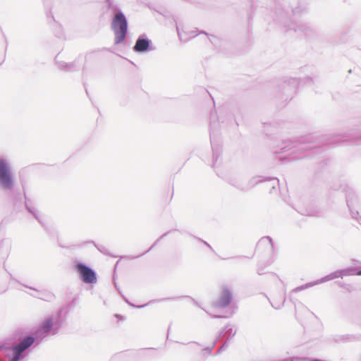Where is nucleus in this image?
I'll return each mask as SVG.
<instances>
[{
	"label": "nucleus",
	"mask_w": 361,
	"mask_h": 361,
	"mask_svg": "<svg viewBox=\"0 0 361 361\" xmlns=\"http://www.w3.org/2000/svg\"><path fill=\"white\" fill-rule=\"evenodd\" d=\"M63 308L47 315L35 329L32 335H27L18 343L11 348L12 355L8 357H1L0 361H20L25 357V352L32 345L38 346L49 337L57 335L62 326L65 319L63 317Z\"/></svg>",
	"instance_id": "nucleus-1"
},
{
	"label": "nucleus",
	"mask_w": 361,
	"mask_h": 361,
	"mask_svg": "<svg viewBox=\"0 0 361 361\" xmlns=\"http://www.w3.org/2000/svg\"><path fill=\"white\" fill-rule=\"evenodd\" d=\"M15 185V175L9 160L0 157V189L5 192H13Z\"/></svg>",
	"instance_id": "nucleus-2"
},
{
	"label": "nucleus",
	"mask_w": 361,
	"mask_h": 361,
	"mask_svg": "<svg viewBox=\"0 0 361 361\" xmlns=\"http://www.w3.org/2000/svg\"><path fill=\"white\" fill-rule=\"evenodd\" d=\"M111 26L115 36L114 43L121 44L125 39L128 32V20L121 11L115 13Z\"/></svg>",
	"instance_id": "nucleus-3"
},
{
	"label": "nucleus",
	"mask_w": 361,
	"mask_h": 361,
	"mask_svg": "<svg viewBox=\"0 0 361 361\" xmlns=\"http://www.w3.org/2000/svg\"><path fill=\"white\" fill-rule=\"evenodd\" d=\"M264 180L262 176H254L247 179L243 175H235L230 178L229 183L240 191L246 192L257 184L262 183Z\"/></svg>",
	"instance_id": "nucleus-4"
},
{
	"label": "nucleus",
	"mask_w": 361,
	"mask_h": 361,
	"mask_svg": "<svg viewBox=\"0 0 361 361\" xmlns=\"http://www.w3.org/2000/svg\"><path fill=\"white\" fill-rule=\"evenodd\" d=\"M257 250L259 252H267L269 255V265L274 262L278 252L272 238L269 236H264L259 239L257 244Z\"/></svg>",
	"instance_id": "nucleus-5"
},
{
	"label": "nucleus",
	"mask_w": 361,
	"mask_h": 361,
	"mask_svg": "<svg viewBox=\"0 0 361 361\" xmlns=\"http://www.w3.org/2000/svg\"><path fill=\"white\" fill-rule=\"evenodd\" d=\"M75 270L78 274L79 279L86 284H94L97 282V274L94 269L87 264L76 262Z\"/></svg>",
	"instance_id": "nucleus-6"
},
{
	"label": "nucleus",
	"mask_w": 361,
	"mask_h": 361,
	"mask_svg": "<svg viewBox=\"0 0 361 361\" xmlns=\"http://www.w3.org/2000/svg\"><path fill=\"white\" fill-rule=\"evenodd\" d=\"M293 142L292 140H283L280 145L275 149L274 153L281 161H290L293 159L291 157L293 154Z\"/></svg>",
	"instance_id": "nucleus-7"
},
{
	"label": "nucleus",
	"mask_w": 361,
	"mask_h": 361,
	"mask_svg": "<svg viewBox=\"0 0 361 361\" xmlns=\"http://www.w3.org/2000/svg\"><path fill=\"white\" fill-rule=\"evenodd\" d=\"M233 300V291L226 285L221 288V292L218 300L214 302V307L219 309H224L228 307Z\"/></svg>",
	"instance_id": "nucleus-8"
},
{
	"label": "nucleus",
	"mask_w": 361,
	"mask_h": 361,
	"mask_svg": "<svg viewBox=\"0 0 361 361\" xmlns=\"http://www.w3.org/2000/svg\"><path fill=\"white\" fill-rule=\"evenodd\" d=\"M133 49L137 53H144L154 50V47H152V41L147 38L146 35L143 34L138 37Z\"/></svg>",
	"instance_id": "nucleus-9"
},
{
	"label": "nucleus",
	"mask_w": 361,
	"mask_h": 361,
	"mask_svg": "<svg viewBox=\"0 0 361 361\" xmlns=\"http://www.w3.org/2000/svg\"><path fill=\"white\" fill-rule=\"evenodd\" d=\"M237 332V327L235 325L228 324H227L224 329H222L219 332V338L221 336H226L227 338L221 347L217 351V353H219L221 351L224 350L228 346V341L235 336Z\"/></svg>",
	"instance_id": "nucleus-10"
},
{
	"label": "nucleus",
	"mask_w": 361,
	"mask_h": 361,
	"mask_svg": "<svg viewBox=\"0 0 361 361\" xmlns=\"http://www.w3.org/2000/svg\"><path fill=\"white\" fill-rule=\"evenodd\" d=\"M23 193H24V195H25V207L27 209V210L28 211L29 213L32 214L33 215V216L39 221V223L44 227L46 228V222L42 218L41 215H40V213L38 211V209L37 208H35V207H34L31 203H30V201L29 200H27V198L26 197V195H25V190H23Z\"/></svg>",
	"instance_id": "nucleus-11"
},
{
	"label": "nucleus",
	"mask_w": 361,
	"mask_h": 361,
	"mask_svg": "<svg viewBox=\"0 0 361 361\" xmlns=\"http://www.w3.org/2000/svg\"><path fill=\"white\" fill-rule=\"evenodd\" d=\"M210 142L213 152V166H214L221 154V149L215 137L213 130L210 132Z\"/></svg>",
	"instance_id": "nucleus-12"
},
{
	"label": "nucleus",
	"mask_w": 361,
	"mask_h": 361,
	"mask_svg": "<svg viewBox=\"0 0 361 361\" xmlns=\"http://www.w3.org/2000/svg\"><path fill=\"white\" fill-rule=\"evenodd\" d=\"M285 300L286 299L284 297L283 290L279 295H271V298L269 299L271 306L276 310H279L283 306Z\"/></svg>",
	"instance_id": "nucleus-13"
},
{
	"label": "nucleus",
	"mask_w": 361,
	"mask_h": 361,
	"mask_svg": "<svg viewBox=\"0 0 361 361\" xmlns=\"http://www.w3.org/2000/svg\"><path fill=\"white\" fill-rule=\"evenodd\" d=\"M11 249V241L8 239H4L0 242V257L6 258Z\"/></svg>",
	"instance_id": "nucleus-14"
},
{
	"label": "nucleus",
	"mask_w": 361,
	"mask_h": 361,
	"mask_svg": "<svg viewBox=\"0 0 361 361\" xmlns=\"http://www.w3.org/2000/svg\"><path fill=\"white\" fill-rule=\"evenodd\" d=\"M58 56H56L55 61L58 64V67L59 69L65 71H74L79 68V66L78 65L76 61L72 63H66L63 61H57Z\"/></svg>",
	"instance_id": "nucleus-15"
},
{
	"label": "nucleus",
	"mask_w": 361,
	"mask_h": 361,
	"mask_svg": "<svg viewBox=\"0 0 361 361\" xmlns=\"http://www.w3.org/2000/svg\"><path fill=\"white\" fill-rule=\"evenodd\" d=\"M176 30L179 39L182 42H187L189 39L192 38L197 35L196 31H191L190 34H188L183 28L180 29V26L176 24Z\"/></svg>",
	"instance_id": "nucleus-16"
},
{
	"label": "nucleus",
	"mask_w": 361,
	"mask_h": 361,
	"mask_svg": "<svg viewBox=\"0 0 361 361\" xmlns=\"http://www.w3.org/2000/svg\"><path fill=\"white\" fill-rule=\"evenodd\" d=\"M262 182H267V187L270 188L269 193L273 194L277 191L279 185V180L276 178H262Z\"/></svg>",
	"instance_id": "nucleus-17"
},
{
	"label": "nucleus",
	"mask_w": 361,
	"mask_h": 361,
	"mask_svg": "<svg viewBox=\"0 0 361 361\" xmlns=\"http://www.w3.org/2000/svg\"><path fill=\"white\" fill-rule=\"evenodd\" d=\"M279 20L284 27H289L292 24L291 20L287 17L286 13H282Z\"/></svg>",
	"instance_id": "nucleus-18"
},
{
	"label": "nucleus",
	"mask_w": 361,
	"mask_h": 361,
	"mask_svg": "<svg viewBox=\"0 0 361 361\" xmlns=\"http://www.w3.org/2000/svg\"><path fill=\"white\" fill-rule=\"evenodd\" d=\"M8 288V283L6 279L0 278V294L4 293Z\"/></svg>",
	"instance_id": "nucleus-19"
},
{
	"label": "nucleus",
	"mask_w": 361,
	"mask_h": 361,
	"mask_svg": "<svg viewBox=\"0 0 361 361\" xmlns=\"http://www.w3.org/2000/svg\"><path fill=\"white\" fill-rule=\"evenodd\" d=\"M106 4L108 7L114 11L118 12V11H121L116 5H114L111 0H107Z\"/></svg>",
	"instance_id": "nucleus-20"
},
{
	"label": "nucleus",
	"mask_w": 361,
	"mask_h": 361,
	"mask_svg": "<svg viewBox=\"0 0 361 361\" xmlns=\"http://www.w3.org/2000/svg\"><path fill=\"white\" fill-rule=\"evenodd\" d=\"M209 41L214 45L217 46L220 42L219 39L214 35L209 37Z\"/></svg>",
	"instance_id": "nucleus-21"
},
{
	"label": "nucleus",
	"mask_w": 361,
	"mask_h": 361,
	"mask_svg": "<svg viewBox=\"0 0 361 361\" xmlns=\"http://www.w3.org/2000/svg\"><path fill=\"white\" fill-rule=\"evenodd\" d=\"M281 195H282L283 201L285 202H286L288 205L292 207V202H291L290 197L288 196V195H283V194H281Z\"/></svg>",
	"instance_id": "nucleus-22"
},
{
	"label": "nucleus",
	"mask_w": 361,
	"mask_h": 361,
	"mask_svg": "<svg viewBox=\"0 0 361 361\" xmlns=\"http://www.w3.org/2000/svg\"><path fill=\"white\" fill-rule=\"evenodd\" d=\"M97 249L102 253L105 254V255H109V251L103 245H99L97 247Z\"/></svg>",
	"instance_id": "nucleus-23"
},
{
	"label": "nucleus",
	"mask_w": 361,
	"mask_h": 361,
	"mask_svg": "<svg viewBox=\"0 0 361 361\" xmlns=\"http://www.w3.org/2000/svg\"><path fill=\"white\" fill-rule=\"evenodd\" d=\"M169 233V232H166L165 233H164L159 238H158L156 242L152 245V246L150 247V249H152L153 247L157 243L158 241H159L160 239L164 238L165 236H166Z\"/></svg>",
	"instance_id": "nucleus-24"
},
{
	"label": "nucleus",
	"mask_w": 361,
	"mask_h": 361,
	"mask_svg": "<svg viewBox=\"0 0 361 361\" xmlns=\"http://www.w3.org/2000/svg\"><path fill=\"white\" fill-rule=\"evenodd\" d=\"M197 240H198L199 242H201V243H204V244L205 245H207V246L210 250H213V249H212V246H211L208 243H207L206 241H204V240H202V239H200V238H197Z\"/></svg>",
	"instance_id": "nucleus-25"
},
{
	"label": "nucleus",
	"mask_w": 361,
	"mask_h": 361,
	"mask_svg": "<svg viewBox=\"0 0 361 361\" xmlns=\"http://www.w3.org/2000/svg\"><path fill=\"white\" fill-rule=\"evenodd\" d=\"M23 286H24L25 287L28 288H30V289H31V290H35L36 293H40V291H39V290H37V289H36V288H32V287H30V286H27V285H24V284H23Z\"/></svg>",
	"instance_id": "nucleus-26"
},
{
	"label": "nucleus",
	"mask_w": 361,
	"mask_h": 361,
	"mask_svg": "<svg viewBox=\"0 0 361 361\" xmlns=\"http://www.w3.org/2000/svg\"><path fill=\"white\" fill-rule=\"evenodd\" d=\"M210 126H211V128L212 129L213 128H215L216 127V123L214 121H211L210 123Z\"/></svg>",
	"instance_id": "nucleus-27"
},
{
	"label": "nucleus",
	"mask_w": 361,
	"mask_h": 361,
	"mask_svg": "<svg viewBox=\"0 0 361 361\" xmlns=\"http://www.w3.org/2000/svg\"><path fill=\"white\" fill-rule=\"evenodd\" d=\"M214 345H215V342L214 343V344H213L212 347H211V348H206V349H205V350L209 351V353H211V351H212V348H213V347H214Z\"/></svg>",
	"instance_id": "nucleus-28"
},
{
	"label": "nucleus",
	"mask_w": 361,
	"mask_h": 361,
	"mask_svg": "<svg viewBox=\"0 0 361 361\" xmlns=\"http://www.w3.org/2000/svg\"><path fill=\"white\" fill-rule=\"evenodd\" d=\"M10 279L11 281H16V282H18L11 274H10Z\"/></svg>",
	"instance_id": "nucleus-29"
},
{
	"label": "nucleus",
	"mask_w": 361,
	"mask_h": 361,
	"mask_svg": "<svg viewBox=\"0 0 361 361\" xmlns=\"http://www.w3.org/2000/svg\"><path fill=\"white\" fill-rule=\"evenodd\" d=\"M278 281H279V283L281 285L282 288H283V286H284L283 282L281 279H278Z\"/></svg>",
	"instance_id": "nucleus-30"
},
{
	"label": "nucleus",
	"mask_w": 361,
	"mask_h": 361,
	"mask_svg": "<svg viewBox=\"0 0 361 361\" xmlns=\"http://www.w3.org/2000/svg\"><path fill=\"white\" fill-rule=\"evenodd\" d=\"M32 296L33 297H35V298H42L39 295H35V294H31L30 293Z\"/></svg>",
	"instance_id": "nucleus-31"
},
{
	"label": "nucleus",
	"mask_w": 361,
	"mask_h": 361,
	"mask_svg": "<svg viewBox=\"0 0 361 361\" xmlns=\"http://www.w3.org/2000/svg\"><path fill=\"white\" fill-rule=\"evenodd\" d=\"M214 318H223L224 317V316H219V315H214L213 316Z\"/></svg>",
	"instance_id": "nucleus-32"
},
{
	"label": "nucleus",
	"mask_w": 361,
	"mask_h": 361,
	"mask_svg": "<svg viewBox=\"0 0 361 361\" xmlns=\"http://www.w3.org/2000/svg\"><path fill=\"white\" fill-rule=\"evenodd\" d=\"M257 273H258V274H259V275L262 274V271L260 270V269H257Z\"/></svg>",
	"instance_id": "nucleus-33"
},
{
	"label": "nucleus",
	"mask_w": 361,
	"mask_h": 361,
	"mask_svg": "<svg viewBox=\"0 0 361 361\" xmlns=\"http://www.w3.org/2000/svg\"><path fill=\"white\" fill-rule=\"evenodd\" d=\"M145 306H146V305H140V306H137V307H138V308H141V307H145Z\"/></svg>",
	"instance_id": "nucleus-34"
},
{
	"label": "nucleus",
	"mask_w": 361,
	"mask_h": 361,
	"mask_svg": "<svg viewBox=\"0 0 361 361\" xmlns=\"http://www.w3.org/2000/svg\"><path fill=\"white\" fill-rule=\"evenodd\" d=\"M150 250H151V249L149 248V249L147 251V252H149ZM144 254H146V252H144V253H142V255H144Z\"/></svg>",
	"instance_id": "nucleus-35"
},
{
	"label": "nucleus",
	"mask_w": 361,
	"mask_h": 361,
	"mask_svg": "<svg viewBox=\"0 0 361 361\" xmlns=\"http://www.w3.org/2000/svg\"><path fill=\"white\" fill-rule=\"evenodd\" d=\"M150 250H151V249L149 248V249L147 251V252H149ZM144 254H146V252H144V253H142V255H144Z\"/></svg>",
	"instance_id": "nucleus-36"
},
{
	"label": "nucleus",
	"mask_w": 361,
	"mask_h": 361,
	"mask_svg": "<svg viewBox=\"0 0 361 361\" xmlns=\"http://www.w3.org/2000/svg\"><path fill=\"white\" fill-rule=\"evenodd\" d=\"M357 274V275H361V270L360 271H358Z\"/></svg>",
	"instance_id": "nucleus-37"
}]
</instances>
